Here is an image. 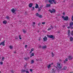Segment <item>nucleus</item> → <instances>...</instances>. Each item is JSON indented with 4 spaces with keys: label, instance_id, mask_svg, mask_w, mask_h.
I'll use <instances>...</instances> for the list:
<instances>
[{
    "label": "nucleus",
    "instance_id": "obj_1",
    "mask_svg": "<svg viewBox=\"0 0 73 73\" xmlns=\"http://www.w3.org/2000/svg\"><path fill=\"white\" fill-rule=\"evenodd\" d=\"M47 36L49 38H52V40L54 39V37L53 36V35H47Z\"/></svg>",
    "mask_w": 73,
    "mask_h": 73
},
{
    "label": "nucleus",
    "instance_id": "obj_2",
    "mask_svg": "<svg viewBox=\"0 0 73 73\" xmlns=\"http://www.w3.org/2000/svg\"><path fill=\"white\" fill-rule=\"evenodd\" d=\"M52 11L50 9L48 11L51 13H52L53 12V13H55V12H56V10H55V9H52Z\"/></svg>",
    "mask_w": 73,
    "mask_h": 73
},
{
    "label": "nucleus",
    "instance_id": "obj_3",
    "mask_svg": "<svg viewBox=\"0 0 73 73\" xmlns=\"http://www.w3.org/2000/svg\"><path fill=\"white\" fill-rule=\"evenodd\" d=\"M62 66H61V65H60V64L58 62L57 63V66L58 67V68H59V69H61L62 67Z\"/></svg>",
    "mask_w": 73,
    "mask_h": 73
},
{
    "label": "nucleus",
    "instance_id": "obj_4",
    "mask_svg": "<svg viewBox=\"0 0 73 73\" xmlns=\"http://www.w3.org/2000/svg\"><path fill=\"white\" fill-rule=\"evenodd\" d=\"M64 20L65 21H68V20H69V17L67 16H66L64 18Z\"/></svg>",
    "mask_w": 73,
    "mask_h": 73
},
{
    "label": "nucleus",
    "instance_id": "obj_5",
    "mask_svg": "<svg viewBox=\"0 0 73 73\" xmlns=\"http://www.w3.org/2000/svg\"><path fill=\"white\" fill-rule=\"evenodd\" d=\"M2 45L3 46H4L5 45V40H4L3 42L1 43L0 45Z\"/></svg>",
    "mask_w": 73,
    "mask_h": 73
},
{
    "label": "nucleus",
    "instance_id": "obj_6",
    "mask_svg": "<svg viewBox=\"0 0 73 73\" xmlns=\"http://www.w3.org/2000/svg\"><path fill=\"white\" fill-rule=\"evenodd\" d=\"M47 40V38L46 37V36H45L44 37V38H43V40L44 41H46Z\"/></svg>",
    "mask_w": 73,
    "mask_h": 73
},
{
    "label": "nucleus",
    "instance_id": "obj_7",
    "mask_svg": "<svg viewBox=\"0 0 73 73\" xmlns=\"http://www.w3.org/2000/svg\"><path fill=\"white\" fill-rule=\"evenodd\" d=\"M72 58H73L72 57V56H68V60H72Z\"/></svg>",
    "mask_w": 73,
    "mask_h": 73
},
{
    "label": "nucleus",
    "instance_id": "obj_8",
    "mask_svg": "<svg viewBox=\"0 0 73 73\" xmlns=\"http://www.w3.org/2000/svg\"><path fill=\"white\" fill-rule=\"evenodd\" d=\"M32 5H33V4L32 3H30L29 5V7L30 8H32Z\"/></svg>",
    "mask_w": 73,
    "mask_h": 73
},
{
    "label": "nucleus",
    "instance_id": "obj_9",
    "mask_svg": "<svg viewBox=\"0 0 73 73\" xmlns=\"http://www.w3.org/2000/svg\"><path fill=\"white\" fill-rule=\"evenodd\" d=\"M42 8V7H41V6H40V8H38V12H40V11H41V9Z\"/></svg>",
    "mask_w": 73,
    "mask_h": 73
},
{
    "label": "nucleus",
    "instance_id": "obj_10",
    "mask_svg": "<svg viewBox=\"0 0 73 73\" xmlns=\"http://www.w3.org/2000/svg\"><path fill=\"white\" fill-rule=\"evenodd\" d=\"M49 3H50L51 4H53V2H52V0H49L48 1Z\"/></svg>",
    "mask_w": 73,
    "mask_h": 73
},
{
    "label": "nucleus",
    "instance_id": "obj_11",
    "mask_svg": "<svg viewBox=\"0 0 73 73\" xmlns=\"http://www.w3.org/2000/svg\"><path fill=\"white\" fill-rule=\"evenodd\" d=\"M11 11H12L13 13H15V9L14 8L11 10Z\"/></svg>",
    "mask_w": 73,
    "mask_h": 73
},
{
    "label": "nucleus",
    "instance_id": "obj_12",
    "mask_svg": "<svg viewBox=\"0 0 73 73\" xmlns=\"http://www.w3.org/2000/svg\"><path fill=\"white\" fill-rule=\"evenodd\" d=\"M43 49H46V45L44 46H43L42 47Z\"/></svg>",
    "mask_w": 73,
    "mask_h": 73
},
{
    "label": "nucleus",
    "instance_id": "obj_13",
    "mask_svg": "<svg viewBox=\"0 0 73 73\" xmlns=\"http://www.w3.org/2000/svg\"><path fill=\"white\" fill-rule=\"evenodd\" d=\"M70 41H73V38L72 37L70 36Z\"/></svg>",
    "mask_w": 73,
    "mask_h": 73
},
{
    "label": "nucleus",
    "instance_id": "obj_14",
    "mask_svg": "<svg viewBox=\"0 0 73 73\" xmlns=\"http://www.w3.org/2000/svg\"><path fill=\"white\" fill-rule=\"evenodd\" d=\"M35 7L36 8H38V4L36 3V6Z\"/></svg>",
    "mask_w": 73,
    "mask_h": 73
},
{
    "label": "nucleus",
    "instance_id": "obj_15",
    "mask_svg": "<svg viewBox=\"0 0 73 73\" xmlns=\"http://www.w3.org/2000/svg\"><path fill=\"white\" fill-rule=\"evenodd\" d=\"M68 36H70V29H68Z\"/></svg>",
    "mask_w": 73,
    "mask_h": 73
},
{
    "label": "nucleus",
    "instance_id": "obj_16",
    "mask_svg": "<svg viewBox=\"0 0 73 73\" xmlns=\"http://www.w3.org/2000/svg\"><path fill=\"white\" fill-rule=\"evenodd\" d=\"M26 72V70H21V72L22 73H25Z\"/></svg>",
    "mask_w": 73,
    "mask_h": 73
},
{
    "label": "nucleus",
    "instance_id": "obj_17",
    "mask_svg": "<svg viewBox=\"0 0 73 73\" xmlns=\"http://www.w3.org/2000/svg\"><path fill=\"white\" fill-rule=\"evenodd\" d=\"M55 72H56V70H54V69H52V73H55Z\"/></svg>",
    "mask_w": 73,
    "mask_h": 73
},
{
    "label": "nucleus",
    "instance_id": "obj_18",
    "mask_svg": "<svg viewBox=\"0 0 73 73\" xmlns=\"http://www.w3.org/2000/svg\"><path fill=\"white\" fill-rule=\"evenodd\" d=\"M50 7V5L49 4H47L46 7Z\"/></svg>",
    "mask_w": 73,
    "mask_h": 73
},
{
    "label": "nucleus",
    "instance_id": "obj_19",
    "mask_svg": "<svg viewBox=\"0 0 73 73\" xmlns=\"http://www.w3.org/2000/svg\"><path fill=\"white\" fill-rule=\"evenodd\" d=\"M47 67L48 69H49V68H51V64H50L49 65L47 66Z\"/></svg>",
    "mask_w": 73,
    "mask_h": 73
},
{
    "label": "nucleus",
    "instance_id": "obj_20",
    "mask_svg": "<svg viewBox=\"0 0 73 73\" xmlns=\"http://www.w3.org/2000/svg\"><path fill=\"white\" fill-rule=\"evenodd\" d=\"M3 23L5 24H7V21L4 20L3 21Z\"/></svg>",
    "mask_w": 73,
    "mask_h": 73
},
{
    "label": "nucleus",
    "instance_id": "obj_21",
    "mask_svg": "<svg viewBox=\"0 0 73 73\" xmlns=\"http://www.w3.org/2000/svg\"><path fill=\"white\" fill-rule=\"evenodd\" d=\"M23 32L24 33V34H25L27 33V31L25 30H23Z\"/></svg>",
    "mask_w": 73,
    "mask_h": 73
},
{
    "label": "nucleus",
    "instance_id": "obj_22",
    "mask_svg": "<svg viewBox=\"0 0 73 73\" xmlns=\"http://www.w3.org/2000/svg\"><path fill=\"white\" fill-rule=\"evenodd\" d=\"M66 69H67V67L66 66H65L63 68V70H66Z\"/></svg>",
    "mask_w": 73,
    "mask_h": 73
},
{
    "label": "nucleus",
    "instance_id": "obj_23",
    "mask_svg": "<svg viewBox=\"0 0 73 73\" xmlns=\"http://www.w3.org/2000/svg\"><path fill=\"white\" fill-rule=\"evenodd\" d=\"M39 17V18H42L43 17L42 15H39V17Z\"/></svg>",
    "mask_w": 73,
    "mask_h": 73
},
{
    "label": "nucleus",
    "instance_id": "obj_24",
    "mask_svg": "<svg viewBox=\"0 0 73 73\" xmlns=\"http://www.w3.org/2000/svg\"><path fill=\"white\" fill-rule=\"evenodd\" d=\"M36 16H37V17H38L39 16V14H38V13H37L36 14Z\"/></svg>",
    "mask_w": 73,
    "mask_h": 73
},
{
    "label": "nucleus",
    "instance_id": "obj_25",
    "mask_svg": "<svg viewBox=\"0 0 73 73\" xmlns=\"http://www.w3.org/2000/svg\"><path fill=\"white\" fill-rule=\"evenodd\" d=\"M29 57H28V58H24V59L25 60H27V59H29Z\"/></svg>",
    "mask_w": 73,
    "mask_h": 73
},
{
    "label": "nucleus",
    "instance_id": "obj_26",
    "mask_svg": "<svg viewBox=\"0 0 73 73\" xmlns=\"http://www.w3.org/2000/svg\"><path fill=\"white\" fill-rule=\"evenodd\" d=\"M9 48L11 49H12V48H13V46H10L9 47Z\"/></svg>",
    "mask_w": 73,
    "mask_h": 73
},
{
    "label": "nucleus",
    "instance_id": "obj_27",
    "mask_svg": "<svg viewBox=\"0 0 73 73\" xmlns=\"http://www.w3.org/2000/svg\"><path fill=\"white\" fill-rule=\"evenodd\" d=\"M52 57H54V54H53V53H52Z\"/></svg>",
    "mask_w": 73,
    "mask_h": 73
},
{
    "label": "nucleus",
    "instance_id": "obj_28",
    "mask_svg": "<svg viewBox=\"0 0 73 73\" xmlns=\"http://www.w3.org/2000/svg\"><path fill=\"white\" fill-rule=\"evenodd\" d=\"M6 18L7 19V20H9V19H10V18L8 16H7L6 17Z\"/></svg>",
    "mask_w": 73,
    "mask_h": 73
},
{
    "label": "nucleus",
    "instance_id": "obj_29",
    "mask_svg": "<svg viewBox=\"0 0 73 73\" xmlns=\"http://www.w3.org/2000/svg\"><path fill=\"white\" fill-rule=\"evenodd\" d=\"M31 64L34 63V61L33 60H32L31 62Z\"/></svg>",
    "mask_w": 73,
    "mask_h": 73
},
{
    "label": "nucleus",
    "instance_id": "obj_30",
    "mask_svg": "<svg viewBox=\"0 0 73 73\" xmlns=\"http://www.w3.org/2000/svg\"><path fill=\"white\" fill-rule=\"evenodd\" d=\"M31 56H35V53H32L31 54Z\"/></svg>",
    "mask_w": 73,
    "mask_h": 73
},
{
    "label": "nucleus",
    "instance_id": "obj_31",
    "mask_svg": "<svg viewBox=\"0 0 73 73\" xmlns=\"http://www.w3.org/2000/svg\"><path fill=\"white\" fill-rule=\"evenodd\" d=\"M71 34L72 35V36H73V31H72L71 32Z\"/></svg>",
    "mask_w": 73,
    "mask_h": 73
},
{
    "label": "nucleus",
    "instance_id": "obj_32",
    "mask_svg": "<svg viewBox=\"0 0 73 73\" xmlns=\"http://www.w3.org/2000/svg\"><path fill=\"white\" fill-rule=\"evenodd\" d=\"M65 60L66 61H68V58H66L65 59Z\"/></svg>",
    "mask_w": 73,
    "mask_h": 73
},
{
    "label": "nucleus",
    "instance_id": "obj_33",
    "mask_svg": "<svg viewBox=\"0 0 73 73\" xmlns=\"http://www.w3.org/2000/svg\"><path fill=\"white\" fill-rule=\"evenodd\" d=\"M52 29L51 28H48V31H50V30H51Z\"/></svg>",
    "mask_w": 73,
    "mask_h": 73
},
{
    "label": "nucleus",
    "instance_id": "obj_34",
    "mask_svg": "<svg viewBox=\"0 0 73 73\" xmlns=\"http://www.w3.org/2000/svg\"><path fill=\"white\" fill-rule=\"evenodd\" d=\"M14 72H15V71H14V70H11V72H12V73H14Z\"/></svg>",
    "mask_w": 73,
    "mask_h": 73
},
{
    "label": "nucleus",
    "instance_id": "obj_35",
    "mask_svg": "<svg viewBox=\"0 0 73 73\" xmlns=\"http://www.w3.org/2000/svg\"><path fill=\"white\" fill-rule=\"evenodd\" d=\"M0 64L1 65H3V62H0Z\"/></svg>",
    "mask_w": 73,
    "mask_h": 73
},
{
    "label": "nucleus",
    "instance_id": "obj_36",
    "mask_svg": "<svg viewBox=\"0 0 73 73\" xmlns=\"http://www.w3.org/2000/svg\"><path fill=\"white\" fill-rule=\"evenodd\" d=\"M19 39H20V40H21V36H20V35H19Z\"/></svg>",
    "mask_w": 73,
    "mask_h": 73
},
{
    "label": "nucleus",
    "instance_id": "obj_37",
    "mask_svg": "<svg viewBox=\"0 0 73 73\" xmlns=\"http://www.w3.org/2000/svg\"><path fill=\"white\" fill-rule=\"evenodd\" d=\"M25 72H26V73H29V72L28 71H26Z\"/></svg>",
    "mask_w": 73,
    "mask_h": 73
},
{
    "label": "nucleus",
    "instance_id": "obj_38",
    "mask_svg": "<svg viewBox=\"0 0 73 73\" xmlns=\"http://www.w3.org/2000/svg\"><path fill=\"white\" fill-rule=\"evenodd\" d=\"M42 24L43 25H44V24H45V22H42Z\"/></svg>",
    "mask_w": 73,
    "mask_h": 73
},
{
    "label": "nucleus",
    "instance_id": "obj_39",
    "mask_svg": "<svg viewBox=\"0 0 73 73\" xmlns=\"http://www.w3.org/2000/svg\"><path fill=\"white\" fill-rule=\"evenodd\" d=\"M42 46L41 45H40L39 46V48H42Z\"/></svg>",
    "mask_w": 73,
    "mask_h": 73
},
{
    "label": "nucleus",
    "instance_id": "obj_40",
    "mask_svg": "<svg viewBox=\"0 0 73 73\" xmlns=\"http://www.w3.org/2000/svg\"><path fill=\"white\" fill-rule=\"evenodd\" d=\"M4 59H5V58H4V57H2V60H4Z\"/></svg>",
    "mask_w": 73,
    "mask_h": 73
},
{
    "label": "nucleus",
    "instance_id": "obj_41",
    "mask_svg": "<svg viewBox=\"0 0 73 73\" xmlns=\"http://www.w3.org/2000/svg\"><path fill=\"white\" fill-rule=\"evenodd\" d=\"M38 26H40V25H41V23H38Z\"/></svg>",
    "mask_w": 73,
    "mask_h": 73
},
{
    "label": "nucleus",
    "instance_id": "obj_42",
    "mask_svg": "<svg viewBox=\"0 0 73 73\" xmlns=\"http://www.w3.org/2000/svg\"><path fill=\"white\" fill-rule=\"evenodd\" d=\"M71 20L72 21H73V16H72L71 18Z\"/></svg>",
    "mask_w": 73,
    "mask_h": 73
},
{
    "label": "nucleus",
    "instance_id": "obj_43",
    "mask_svg": "<svg viewBox=\"0 0 73 73\" xmlns=\"http://www.w3.org/2000/svg\"><path fill=\"white\" fill-rule=\"evenodd\" d=\"M50 27L52 28V29H53V27L52 26V25H51L50 26Z\"/></svg>",
    "mask_w": 73,
    "mask_h": 73
},
{
    "label": "nucleus",
    "instance_id": "obj_44",
    "mask_svg": "<svg viewBox=\"0 0 73 73\" xmlns=\"http://www.w3.org/2000/svg\"><path fill=\"white\" fill-rule=\"evenodd\" d=\"M31 51L32 52L33 51V48H32V49H31Z\"/></svg>",
    "mask_w": 73,
    "mask_h": 73
},
{
    "label": "nucleus",
    "instance_id": "obj_45",
    "mask_svg": "<svg viewBox=\"0 0 73 73\" xmlns=\"http://www.w3.org/2000/svg\"><path fill=\"white\" fill-rule=\"evenodd\" d=\"M67 28L68 29H70V26H68V27H67Z\"/></svg>",
    "mask_w": 73,
    "mask_h": 73
},
{
    "label": "nucleus",
    "instance_id": "obj_46",
    "mask_svg": "<svg viewBox=\"0 0 73 73\" xmlns=\"http://www.w3.org/2000/svg\"><path fill=\"white\" fill-rule=\"evenodd\" d=\"M30 72H33V70H32V69H30Z\"/></svg>",
    "mask_w": 73,
    "mask_h": 73
},
{
    "label": "nucleus",
    "instance_id": "obj_47",
    "mask_svg": "<svg viewBox=\"0 0 73 73\" xmlns=\"http://www.w3.org/2000/svg\"><path fill=\"white\" fill-rule=\"evenodd\" d=\"M25 48H27V45H25Z\"/></svg>",
    "mask_w": 73,
    "mask_h": 73
},
{
    "label": "nucleus",
    "instance_id": "obj_48",
    "mask_svg": "<svg viewBox=\"0 0 73 73\" xmlns=\"http://www.w3.org/2000/svg\"><path fill=\"white\" fill-rule=\"evenodd\" d=\"M33 9H32V10H34L35 9V7H33Z\"/></svg>",
    "mask_w": 73,
    "mask_h": 73
},
{
    "label": "nucleus",
    "instance_id": "obj_49",
    "mask_svg": "<svg viewBox=\"0 0 73 73\" xmlns=\"http://www.w3.org/2000/svg\"><path fill=\"white\" fill-rule=\"evenodd\" d=\"M53 2L55 4H56V2L54 1V2Z\"/></svg>",
    "mask_w": 73,
    "mask_h": 73
},
{
    "label": "nucleus",
    "instance_id": "obj_50",
    "mask_svg": "<svg viewBox=\"0 0 73 73\" xmlns=\"http://www.w3.org/2000/svg\"><path fill=\"white\" fill-rule=\"evenodd\" d=\"M25 15H27V12H25Z\"/></svg>",
    "mask_w": 73,
    "mask_h": 73
},
{
    "label": "nucleus",
    "instance_id": "obj_51",
    "mask_svg": "<svg viewBox=\"0 0 73 73\" xmlns=\"http://www.w3.org/2000/svg\"><path fill=\"white\" fill-rule=\"evenodd\" d=\"M63 15H65V13L64 12L63 13Z\"/></svg>",
    "mask_w": 73,
    "mask_h": 73
},
{
    "label": "nucleus",
    "instance_id": "obj_52",
    "mask_svg": "<svg viewBox=\"0 0 73 73\" xmlns=\"http://www.w3.org/2000/svg\"><path fill=\"white\" fill-rule=\"evenodd\" d=\"M33 24L34 25H35L36 24V23H35V22H33Z\"/></svg>",
    "mask_w": 73,
    "mask_h": 73
},
{
    "label": "nucleus",
    "instance_id": "obj_53",
    "mask_svg": "<svg viewBox=\"0 0 73 73\" xmlns=\"http://www.w3.org/2000/svg\"><path fill=\"white\" fill-rule=\"evenodd\" d=\"M62 18H63V19H64L65 17H64V16H62Z\"/></svg>",
    "mask_w": 73,
    "mask_h": 73
},
{
    "label": "nucleus",
    "instance_id": "obj_54",
    "mask_svg": "<svg viewBox=\"0 0 73 73\" xmlns=\"http://www.w3.org/2000/svg\"><path fill=\"white\" fill-rule=\"evenodd\" d=\"M64 64L66 63V62L65 61V60L64 61Z\"/></svg>",
    "mask_w": 73,
    "mask_h": 73
},
{
    "label": "nucleus",
    "instance_id": "obj_55",
    "mask_svg": "<svg viewBox=\"0 0 73 73\" xmlns=\"http://www.w3.org/2000/svg\"><path fill=\"white\" fill-rule=\"evenodd\" d=\"M52 1H53V2H54V0H51Z\"/></svg>",
    "mask_w": 73,
    "mask_h": 73
},
{
    "label": "nucleus",
    "instance_id": "obj_56",
    "mask_svg": "<svg viewBox=\"0 0 73 73\" xmlns=\"http://www.w3.org/2000/svg\"><path fill=\"white\" fill-rule=\"evenodd\" d=\"M51 64V65H53V63H52L51 64Z\"/></svg>",
    "mask_w": 73,
    "mask_h": 73
},
{
    "label": "nucleus",
    "instance_id": "obj_57",
    "mask_svg": "<svg viewBox=\"0 0 73 73\" xmlns=\"http://www.w3.org/2000/svg\"><path fill=\"white\" fill-rule=\"evenodd\" d=\"M63 28H65V26L63 25Z\"/></svg>",
    "mask_w": 73,
    "mask_h": 73
},
{
    "label": "nucleus",
    "instance_id": "obj_58",
    "mask_svg": "<svg viewBox=\"0 0 73 73\" xmlns=\"http://www.w3.org/2000/svg\"><path fill=\"white\" fill-rule=\"evenodd\" d=\"M32 51H30V53H32Z\"/></svg>",
    "mask_w": 73,
    "mask_h": 73
},
{
    "label": "nucleus",
    "instance_id": "obj_59",
    "mask_svg": "<svg viewBox=\"0 0 73 73\" xmlns=\"http://www.w3.org/2000/svg\"><path fill=\"white\" fill-rule=\"evenodd\" d=\"M14 53H16V51L14 52Z\"/></svg>",
    "mask_w": 73,
    "mask_h": 73
},
{
    "label": "nucleus",
    "instance_id": "obj_60",
    "mask_svg": "<svg viewBox=\"0 0 73 73\" xmlns=\"http://www.w3.org/2000/svg\"><path fill=\"white\" fill-rule=\"evenodd\" d=\"M36 61H38V59H36Z\"/></svg>",
    "mask_w": 73,
    "mask_h": 73
},
{
    "label": "nucleus",
    "instance_id": "obj_61",
    "mask_svg": "<svg viewBox=\"0 0 73 73\" xmlns=\"http://www.w3.org/2000/svg\"><path fill=\"white\" fill-rule=\"evenodd\" d=\"M38 40H39V41H40V39H38Z\"/></svg>",
    "mask_w": 73,
    "mask_h": 73
},
{
    "label": "nucleus",
    "instance_id": "obj_62",
    "mask_svg": "<svg viewBox=\"0 0 73 73\" xmlns=\"http://www.w3.org/2000/svg\"><path fill=\"white\" fill-rule=\"evenodd\" d=\"M15 11H16V9H15Z\"/></svg>",
    "mask_w": 73,
    "mask_h": 73
},
{
    "label": "nucleus",
    "instance_id": "obj_63",
    "mask_svg": "<svg viewBox=\"0 0 73 73\" xmlns=\"http://www.w3.org/2000/svg\"><path fill=\"white\" fill-rule=\"evenodd\" d=\"M65 1H63V2H64V3H65Z\"/></svg>",
    "mask_w": 73,
    "mask_h": 73
},
{
    "label": "nucleus",
    "instance_id": "obj_64",
    "mask_svg": "<svg viewBox=\"0 0 73 73\" xmlns=\"http://www.w3.org/2000/svg\"><path fill=\"white\" fill-rule=\"evenodd\" d=\"M71 28H72V29H73V27H72Z\"/></svg>",
    "mask_w": 73,
    "mask_h": 73
}]
</instances>
